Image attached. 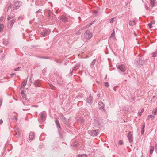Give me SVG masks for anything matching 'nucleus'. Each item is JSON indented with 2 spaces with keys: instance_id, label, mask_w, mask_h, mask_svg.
Segmentation results:
<instances>
[{
  "instance_id": "49530a36",
  "label": "nucleus",
  "mask_w": 157,
  "mask_h": 157,
  "mask_svg": "<svg viewBox=\"0 0 157 157\" xmlns=\"http://www.w3.org/2000/svg\"><path fill=\"white\" fill-rule=\"evenodd\" d=\"M13 119H15L16 120H17V117L16 116H14V118H13Z\"/></svg>"
},
{
  "instance_id": "9d476101",
  "label": "nucleus",
  "mask_w": 157,
  "mask_h": 157,
  "mask_svg": "<svg viewBox=\"0 0 157 157\" xmlns=\"http://www.w3.org/2000/svg\"><path fill=\"white\" fill-rule=\"evenodd\" d=\"M133 134L132 133V132L131 131H129L128 134L127 136V137L128 140H129V142L130 143L132 142L133 140V137L132 136Z\"/></svg>"
},
{
  "instance_id": "393cba45",
  "label": "nucleus",
  "mask_w": 157,
  "mask_h": 157,
  "mask_svg": "<svg viewBox=\"0 0 157 157\" xmlns=\"http://www.w3.org/2000/svg\"><path fill=\"white\" fill-rule=\"evenodd\" d=\"M154 147L153 146H150V153L151 154H152L153 152V151H154Z\"/></svg>"
},
{
  "instance_id": "a878e982",
  "label": "nucleus",
  "mask_w": 157,
  "mask_h": 157,
  "mask_svg": "<svg viewBox=\"0 0 157 157\" xmlns=\"http://www.w3.org/2000/svg\"><path fill=\"white\" fill-rule=\"evenodd\" d=\"M115 33L114 32V29L113 30V32H112V34L111 35V36H110V38H112L113 37H115ZM115 37H114L113 38H114Z\"/></svg>"
},
{
  "instance_id": "6e6d98bb",
  "label": "nucleus",
  "mask_w": 157,
  "mask_h": 157,
  "mask_svg": "<svg viewBox=\"0 0 157 157\" xmlns=\"http://www.w3.org/2000/svg\"><path fill=\"white\" fill-rule=\"evenodd\" d=\"M94 22H91L90 24V25H92V24H93Z\"/></svg>"
},
{
  "instance_id": "a18cd8bd",
  "label": "nucleus",
  "mask_w": 157,
  "mask_h": 157,
  "mask_svg": "<svg viewBox=\"0 0 157 157\" xmlns=\"http://www.w3.org/2000/svg\"><path fill=\"white\" fill-rule=\"evenodd\" d=\"M3 121L2 119L0 120V124H2L3 123Z\"/></svg>"
},
{
  "instance_id": "680f3d73",
  "label": "nucleus",
  "mask_w": 157,
  "mask_h": 157,
  "mask_svg": "<svg viewBox=\"0 0 157 157\" xmlns=\"http://www.w3.org/2000/svg\"><path fill=\"white\" fill-rule=\"evenodd\" d=\"M35 106L36 107H37L38 106H37H37Z\"/></svg>"
},
{
  "instance_id": "c85d7f7f",
  "label": "nucleus",
  "mask_w": 157,
  "mask_h": 157,
  "mask_svg": "<svg viewBox=\"0 0 157 157\" xmlns=\"http://www.w3.org/2000/svg\"><path fill=\"white\" fill-rule=\"evenodd\" d=\"M157 112V107L153 110L152 112L153 114L154 115L156 114V113Z\"/></svg>"
},
{
  "instance_id": "5fc2aeb1",
  "label": "nucleus",
  "mask_w": 157,
  "mask_h": 157,
  "mask_svg": "<svg viewBox=\"0 0 157 157\" xmlns=\"http://www.w3.org/2000/svg\"><path fill=\"white\" fill-rule=\"evenodd\" d=\"M52 86V87L51 89H54V87Z\"/></svg>"
},
{
  "instance_id": "09e8293b",
  "label": "nucleus",
  "mask_w": 157,
  "mask_h": 157,
  "mask_svg": "<svg viewBox=\"0 0 157 157\" xmlns=\"http://www.w3.org/2000/svg\"><path fill=\"white\" fill-rule=\"evenodd\" d=\"M41 11V10L40 9H39L37 11V12H40V11Z\"/></svg>"
},
{
  "instance_id": "f3484780",
  "label": "nucleus",
  "mask_w": 157,
  "mask_h": 157,
  "mask_svg": "<svg viewBox=\"0 0 157 157\" xmlns=\"http://www.w3.org/2000/svg\"><path fill=\"white\" fill-rule=\"evenodd\" d=\"M41 115H40V117H41V119L43 120V121H44V120H45V113L44 112H42L41 113Z\"/></svg>"
},
{
  "instance_id": "58836bf2",
  "label": "nucleus",
  "mask_w": 157,
  "mask_h": 157,
  "mask_svg": "<svg viewBox=\"0 0 157 157\" xmlns=\"http://www.w3.org/2000/svg\"><path fill=\"white\" fill-rule=\"evenodd\" d=\"M2 98H0V106H1L2 105Z\"/></svg>"
},
{
  "instance_id": "4468645a",
  "label": "nucleus",
  "mask_w": 157,
  "mask_h": 157,
  "mask_svg": "<svg viewBox=\"0 0 157 157\" xmlns=\"http://www.w3.org/2000/svg\"><path fill=\"white\" fill-rule=\"evenodd\" d=\"M86 101L87 103L89 104H91L93 102V98L91 96V94L90 96L86 99Z\"/></svg>"
},
{
  "instance_id": "2eb2a0df",
  "label": "nucleus",
  "mask_w": 157,
  "mask_h": 157,
  "mask_svg": "<svg viewBox=\"0 0 157 157\" xmlns=\"http://www.w3.org/2000/svg\"><path fill=\"white\" fill-rule=\"evenodd\" d=\"M48 31L47 30L45 29L43 30V31L41 33V35L43 36H46L48 35Z\"/></svg>"
},
{
  "instance_id": "423d86ee",
  "label": "nucleus",
  "mask_w": 157,
  "mask_h": 157,
  "mask_svg": "<svg viewBox=\"0 0 157 157\" xmlns=\"http://www.w3.org/2000/svg\"><path fill=\"white\" fill-rule=\"evenodd\" d=\"M60 119L61 121L65 123L67 125H69V120H67L63 115H61Z\"/></svg>"
},
{
  "instance_id": "c756f323",
  "label": "nucleus",
  "mask_w": 157,
  "mask_h": 157,
  "mask_svg": "<svg viewBox=\"0 0 157 157\" xmlns=\"http://www.w3.org/2000/svg\"><path fill=\"white\" fill-rule=\"evenodd\" d=\"M145 128V124H144L142 128L141 133L142 134H143L144 133V128Z\"/></svg>"
},
{
  "instance_id": "c03bdc74",
  "label": "nucleus",
  "mask_w": 157,
  "mask_h": 157,
  "mask_svg": "<svg viewBox=\"0 0 157 157\" xmlns=\"http://www.w3.org/2000/svg\"><path fill=\"white\" fill-rule=\"evenodd\" d=\"M3 20V17H0V24L1 23L2 21Z\"/></svg>"
},
{
  "instance_id": "6ab92c4d",
  "label": "nucleus",
  "mask_w": 157,
  "mask_h": 157,
  "mask_svg": "<svg viewBox=\"0 0 157 157\" xmlns=\"http://www.w3.org/2000/svg\"><path fill=\"white\" fill-rule=\"evenodd\" d=\"M61 20L63 22H66L67 21L68 18L65 16L63 15L61 17Z\"/></svg>"
},
{
  "instance_id": "bf43d9fd",
  "label": "nucleus",
  "mask_w": 157,
  "mask_h": 157,
  "mask_svg": "<svg viewBox=\"0 0 157 157\" xmlns=\"http://www.w3.org/2000/svg\"><path fill=\"white\" fill-rule=\"evenodd\" d=\"M78 19H80V17H78Z\"/></svg>"
},
{
  "instance_id": "473e14b6",
  "label": "nucleus",
  "mask_w": 157,
  "mask_h": 157,
  "mask_svg": "<svg viewBox=\"0 0 157 157\" xmlns=\"http://www.w3.org/2000/svg\"><path fill=\"white\" fill-rule=\"evenodd\" d=\"M86 155L85 154H79L78 155V157H86Z\"/></svg>"
},
{
  "instance_id": "e433bc0d",
  "label": "nucleus",
  "mask_w": 157,
  "mask_h": 157,
  "mask_svg": "<svg viewBox=\"0 0 157 157\" xmlns=\"http://www.w3.org/2000/svg\"><path fill=\"white\" fill-rule=\"evenodd\" d=\"M145 9L147 10H148L149 8V7L147 6V4H145Z\"/></svg>"
},
{
  "instance_id": "de8ad7c7",
  "label": "nucleus",
  "mask_w": 157,
  "mask_h": 157,
  "mask_svg": "<svg viewBox=\"0 0 157 157\" xmlns=\"http://www.w3.org/2000/svg\"><path fill=\"white\" fill-rule=\"evenodd\" d=\"M94 13L95 14H97L98 13V11H94Z\"/></svg>"
},
{
  "instance_id": "f704fd0d",
  "label": "nucleus",
  "mask_w": 157,
  "mask_h": 157,
  "mask_svg": "<svg viewBox=\"0 0 157 157\" xmlns=\"http://www.w3.org/2000/svg\"><path fill=\"white\" fill-rule=\"evenodd\" d=\"M152 21H151V22L148 24V26L150 28H151L152 27Z\"/></svg>"
},
{
  "instance_id": "412c9836",
  "label": "nucleus",
  "mask_w": 157,
  "mask_h": 157,
  "mask_svg": "<svg viewBox=\"0 0 157 157\" xmlns=\"http://www.w3.org/2000/svg\"><path fill=\"white\" fill-rule=\"evenodd\" d=\"M156 0H150V3L152 7L155 6V2Z\"/></svg>"
},
{
  "instance_id": "aec40b11",
  "label": "nucleus",
  "mask_w": 157,
  "mask_h": 157,
  "mask_svg": "<svg viewBox=\"0 0 157 157\" xmlns=\"http://www.w3.org/2000/svg\"><path fill=\"white\" fill-rule=\"evenodd\" d=\"M135 20L130 21L129 22V25L130 26H133L135 24Z\"/></svg>"
},
{
  "instance_id": "7c9ffc66",
  "label": "nucleus",
  "mask_w": 157,
  "mask_h": 157,
  "mask_svg": "<svg viewBox=\"0 0 157 157\" xmlns=\"http://www.w3.org/2000/svg\"><path fill=\"white\" fill-rule=\"evenodd\" d=\"M3 44L4 45L6 46L8 44V42L6 40H4L3 41Z\"/></svg>"
},
{
  "instance_id": "37998d69",
  "label": "nucleus",
  "mask_w": 157,
  "mask_h": 157,
  "mask_svg": "<svg viewBox=\"0 0 157 157\" xmlns=\"http://www.w3.org/2000/svg\"><path fill=\"white\" fill-rule=\"evenodd\" d=\"M156 53V52L153 53V55H152L153 57H155L156 56V55H155Z\"/></svg>"
},
{
  "instance_id": "2f4dec72",
  "label": "nucleus",
  "mask_w": 157,
  "mask_h": 157,
  "mask_svg": "<svg viewBox=\"0 0 157 157\" xmlns=\"http://www.w3.org/2000/svg\"><path fill=\"white\" fill-rule=\"evenodd\" d=\"M116 18V17H113L110 20V23H113L114 21V20Z\"/></svg>"
},
{
  "instance_id": "39448f33",
  "label": "nucleus",
  "mask_w": 157,
  "mask_h": 157,
  "mask_svg": "<svg viewBox=\"0 0 157 157\" xmlns=\"http://www.w3.org/2000/svg\"><path fill=\"white\" fill-rule=\"evenodd\" d=\"M117 66L118 69L121 72H124L126 71V68L124 65L123 64L117 65Z\"/></svg>"
},
{
  "instance_id": "a19ab883",
  "label": "nucleus",
  "mask_w": 157,
  "mask_h": 157,
  "mask_svg": "<svg viewBox=\"0 0 157 157\" xmlns=\"http://www.w3.org/2000/svg\"><path fill=\"white\" fill-rule=\"evenodd\" d=\"M123 142L122 140H120L119 141V144L120 145H122L123 144Z\"/></svg>"
},
{
  "instance_id": "20e7f679",
  "label": "nucleus",
  "mask_w": 157,
  "mask_h": 157,
  "mask_svg": "<svg viewBox=\"0 0 157 157\" xmlns=\"http://www.w3.org/2000/svg\"><path fill=\"white\" fill-rule=\"evenodd\" d=\"M55 122L56 125V126L57 128L58 129V132L59 134H60V132L62 129V128L60 125L59 121L57 119H56L55 120Z\"/></svg>"
},
{
  "instance_id": "13d9d810",
  "label": "nucleus",
  "mask_w": 157,
  "mask_h": 157,
  "mask_svg": "<svg viewBox=\"0 0 157 157\" xmlns=\"http://www.w3.org/2000/svg\"><path fill=\"white\" fill-rule=\"evenodd\" d=\"M56 62L57 63H59V62H58V61L57 60Z\"/></svg>"
},
{
  "instance_id": "e2e57ef3",
  "label": "nucleus",
  "mask_w": 157,
  "mask_h": 157,
  "mask_svg": "<svg viewBox=\"0 0 157 157\" xmlns=\"http://www.w3.org/2000/svg\"><path fill=\"white\" fill-rule=\"evenodd\" d=\"M135 36H136L135 33Z\"/></svg>"
},
{
  "instance_id": "052dcab7",
  "label": "nucleus",
  "mask_w": 157,
  "mask_h": 157,
  "mask_svg": "<svg viewBox=\"0 0 157 157\" xmlns=\"http://www.w3.org/2000/svg\"><path fill=\"white\" fill-rule=\"evenodd\" d=\"M154 98H155V96H153V99Z\"/></svg>"
},
{
  "instance_id": "8fccbe9b",
  "label": "nucleus",
  "mask_w": 157,
  "mask_h": 157,
  "mask_svg": "<svg viewBox=\"0 0 157 157\" xmlns=\"http://www.w3.org/2000/svg\"><path fill=\"white\" fill-rule=\"evenodd\" d=\"M36 84L37 85V86H39V87L40 86V85L38 83H36Z\"/></svg>"
},
{
  "instance_id": "4be33fe9",
  "label": "nucleus",
  "mask_w": 157,
  "mask_h": 157,
  "mask_svg": "<svg viewBox=\"0 0 157 157\" xmlns=\"http://www.w3.org/2000/svg\"><path fill=\"white\" fill-rule=\"evenodd\" d=\"M96 60V59H94L90 65V67L91 68L93 67L94 66V65L95 64V63Z\"/></svg>"
},
{
  "instance_id": "864d4df0",
  "label": "nucleus",
  "mask_w": 157,
  "mask_h": 157,
  "mask_svg": "<svg viewBox=\"0 0 157 157\" xmlns=\"http://www.w3.org/2000/svg\"><path fill=\"white\" fill-rule=\"evenodd\" d=\"M42 58H43V59H49V58H46V57H42Z\"/></svg>"
},
{
  "instance_id": "ddd939ff",
  "label": "nucleus",
  "mask_w": 157,
  "mask_h": 157,
  "mask_svg": "<svg viewBox=\"0 0 157 157\" xmlns=\"http://www.w3.org/2000/svg\"><path fill=\"white\" fill-rule=\"evenodd\" d=\"M14 130L15 132L16 133V134L17 135V133L18 134L17 137H20L21 133L19 128L17 126H16L14 128Z\"/></svg>"
},
{
  "instance_id": "f257e3e1",
  "label": "nucleus",
  "mask_w": 157,
  "mask_h": 157,
  "mask_svg": "<svg viewBox=\"0 0 157 157\" xmlns=\"http://www.w3.org/2000/svg\"><path fill=\"white\" fill-rule=\"evenodd\" d=\"M22 4V3L21 1H16L14 2L13 7V10H17L21 6Z\"/></svg>"
},
{
  "instance_id": "0e129e2a",
  "label": "nucleus",
  "mask_w": 157,
  "mask_h": 157,
  "mask_svg": "<svg viewBox=\"0 0 157 157\" xmlns=\"http://www.w3.org/2000/svg\"><path fill=\"white\" fill-rule=\"evenodd\" d=\"M35 86H37V85H35Z\"/></svg>"
},
{
  "instance_id": "bb28decb",
  "label": "nucleus",
  "mask_w": 157,
  "mask_h": 157,
  "mask_svg": "<svg viewBox=\"0 0 157 157\" xmlns=\"http://www.w3.org/2000/svg\"><path fill=\"white\" fill-rule=\"evenodd\" d=\"M150 118H152V120H153L155 118V117L154 116L152 115H149L148 116V119H147L149 120Z\"/></svg>"
},
{
  "instance_id": "b1692460",
  "label": "nucleus",
  "mask_w": 157,
  "mask_h": 157,
  "mask_svg": "<svg viewBox=\"0 0 157 157\" xmlns=\"http://www.w3.org/2000/svg\"><path fill=\"white\" fill-rule=\"evenodd\" d=\"M12 4H8L7 6V11H8L10 9H11V11L12 10Z\"/></svg>"
},
{
  "instance_id": "603ef678",
  "label": "nucleus",
  "mask_w": 157,
  "mask_h": 157,
  "mask_svg": "<svg viewBox=\"0 0 157 157\" xmlns=\"http://www.w3.org/2000/svg\"><path fill=\"white\" fill-rule=\"evenodd\" d=\"M3 52V51L2 50H0V53H2Z\"/></svg>"
},
{
  "instance_id": "6e6552de",
  "label": "nucleus",
  "mask_w": 157,
  "mask_h": 157,
  "mask_svg": "<svg viewBox=\"0 0 157 157\" xmlns=\"http://www.w3.org/2000/svg\"><path fill=\"white\" fill-rule=\"evenodd\" d=\"M135 63L136 64L140 65H142L144 63L140 57H138L136 59Z\"/></svg>"
},
{
  "instance_id": "1a4fd4ad",
  "label": "nucleus",
  "mask_w": 157,
  "mask_h": 157,
  "mask_svg": "<svg viewBox=\"0 0 157 157\" xmlns=\"http://www.w3.org/2000/svg\"><path fill=\"white\" fill-rule=\"evenodd\" d=\"M94 120L95 124L97 125H100L102 124V122L101 119L99 118L96 117L95 118Z\"/></svg>"
},
{
  "instance_id": "5701e85b",
  "label": "nucleus",
  "mask_w": 157,
  "mask_h": 157,
  "mask_svg": "<svg viewBox=\"0 0 157 157\" xmlns=\"http://www.w3.org/2000/svg\"><path fill=\"white\" fill-rule=\"evenodd\" d=\"M21 94L23 98L25 99L26 98V94L24 93V91L23 90L21 91Z\"/></svg>"
},
{
  "instance_id": "a211bd4d",
  "label": "nucleus",
  "mask_w": 157,
  "mask_h": 157,
  "mask_svg": "<svg viewBox=\"0 0 157 157\" xmlns=\"http://www.w3.org/2000/svg\"><path fill=\"white\" fill-rule=\"evenodd\" d=\"M80 66V65L79 64H77L76 65L75 67L72 69L71 74L72 75L73 71L75 70L78 68Z\"/></svg>"
},
{
  "instance_id": "3c124183",
  "label": "nucleus",
  "mask_w": 157,
  "mask_h": 157,
  "mask_svg": "<svg viewBox=\"0 0 157 157\" xmlns=\"http://www.w3.org/2000/svg\"><path fill=\"white\" fill-rule=\"evenodd\" d=\"M14 73H13L11 74V76H12L13 75H14Z\"/></svg>"
},
{
  "instance_id": "0eeeda50",
  "label": "nucleus",
  "mask_w": 157,
  "mask_h": 157,
  "mask_svg": "<svg viewBox=\"0 0 157 157\" xmlns=\"http://www.w3.org/2000/svg\"><path fill=\"white\" fill-rule=\"evenodd\" d=\"M16 20L14 19H13L11 21H9L7 24V26L8 28H10L11 29L13 25L14 22H15Z\"/></svg>"
},
{
  "instance_id": "f8f14e48",
  "label": "nucleus",
  "mask_w": 157,
  "mask_h": 157,
  "mask_svg": "<svg viewBox=\"0 0 157 157\" xmlns=\"http://www.w3.org/2000/svg\"><path fill=\"white\" fill-rule=\"evenodd\" d=\"M99 133L98 130H92L91 131L90 135L92 136H96Z\"/></svg>"
},
{
  "instance_id": "69168bd1",
  "label": "nucleus",
  "mask_w": 157,
  "mask_h": 157,
  "mask_svg": "<svg viewBox=\"0 0 157 157\" xmlns=\"http://www.w3.org/2000/svg\"><path fill=\"white\" fill-rule=\"evenodd\" d=\"M149 157H151V156H150Z\"/></svg>"
},
{
  "instance_id": "72a5a7b5",
  "label": "nucleus",
  "mask_w": 157,
  "mask_h": 157,
  "mask_svg": "<svg viewBox=\"0 0 157 157\" xmlns=\"http://www.w3.org/2000/svg\"><path fill=\"white\" fill-rule=\"evenodd\" d=\"M13 17V16H12L11 15H9L8 16V18H7V20H10L11 18H12Z\"/></svg>"
},
{
  "instance_id": "f03ea898",
  "label": "nucleus",
  "mask_w": 157,
  "mask_h": 157,
  "mask_svg": "<svg viewBox=\"0 0 157 157\" xmlns=\"http://www.w3.org/2000/svg\"><path fill=\"white\" fill-rule=\"evenodd\" d=\"M48 15L47 17L48 20L51 21L56 20V16L54 14L50 11H48Z\"/></svg>"
},
{
  "instance_id": "7ed1b4c3",
  "label": "nucleus",
  "mask_w": 157,
  "mask_h": 157,
  "mask_svg": "<svg viewBox=\"0 0 157 157\" xmlns=\"http://www.w3.org/2000/svg\"><path fill=\"white\" fill-rule=\"evenodd\" d=\"M92 36V34L89 30H87L84 33V36L85 38L87 39H90Z\"/></svg>"
},
{
  "instance_id": "4c0bfd02",
  "label": "nucleus",
  "mask_w": 157,
  "mask_h": 157,
  "mask_svg": "<svg viewBox=\"0 0 157 157\" xmlns=\"http://www.w3.org/2000/svg\"><path fill=\"white\" fill-rule=\"evenodd\" d=\"M27 82V81H26V82H22V85L23 87H25V85L26 84Z\"/></svg>"
},
{
  "instance_id": "79ce46f5",
  "label": "nucleus",
  "mask_w": 157,
  "mask_h": 157,
  "mask_svg": "<svg viewBox=\"0 0 157 157\" xmlns=\"http://www.w3.org/2000/svg\"><path fill=\"white\" fill-rule=\"evenodd\" d=\"M143 111H144V110H142L140 112V113H139L138 112V114L139 115H140V116L141 115V114L143 112Z\"/></svg>"
},
{
  "instance_id": "ea45409f",
  "label": "nucleus",
  "mask_w": 157,
  "mask_h": 157,
  "mask_svg": "<svg viewBox=\"0 0 157 157\" xmlns=\"http://www.w3.org/2000/svg\"><path fill=\"white\" fill-rule=\"evenodd\" d=\"M21 68V67H19L17 68L14 69V71H17L19 70V69Z\"/></svg>"
},
{
  "instance_id": "cd10ccee",
  "label": "nucleus",
  "mask_w": 157,
  "mask_h": 157,
  "mask_svg": "<svg viewBox=\"0 0 157 157\" xmlns=\"http://www.w3.org/2000/svg\"><path fill=\"white\" fill-rule=\"evenodd\" d=\"M4 28V26L3 24H0V31H3Z\"/></svg>"
},
{
  "instance_id": "4d7b16f0",
  "label": "nucleus",
  "mask_w": 157,
  "mask_h": 157,
  "mask_svg": "<svg viewBox=\"0 0 157 157\" xmlns=\"http://www.w3.org/2000/svg\"><path fill=\"white\" fill-rule=\"evenodd\" d=\"M155 148L156 149H157V144H156Z\"/></svg>"
},
{
  "instance_id": "c9c22d12",
  "label": "nucleus",
  "mask_w": 157,
  "mask_h": 157,
  "mask_svg": "<svg viewBox=\"0 0 157 157\" xmlns=\"http://www.w3.org/2000/svg\"><path fill=\"white\" fill-rule=\"evenodd\" d=\"M105 85L106 87H108L109 86V83L108 82H105Z\"/></svg>"
},
{
  "instance_id": "9b49d317",
  "label": "nucleus",
  "mask_w": 157,
  "mask_h": 157,
  "mask_svg": "<svg viewBox=\"0 0 157 157\" xmlns=\"http://www.w3.org/2000/svg\"><path fill=\"white\" fill-rule=\"evenodd\" d=\"M105 106V104L103 102H99L98 107L100 110L103 109L104 111H105V109L104 108Z\"/></svg>"
},
{
  "instance_id": "dca6fc26",
  "label": "nucleus",
  "mask_w": 157,
  "mask_h": 157,
  "mask_svg": "<svg viewBox=\"0 0 157 157\" xmlns=\"http://www.w3.org/2000/svg\"><path fill=\"white\" fill-rule=\"evenodd\" d=\"M34 137V133L33 132H31L29 135V140H32Z\"/></svg>"
}]
</instances>
